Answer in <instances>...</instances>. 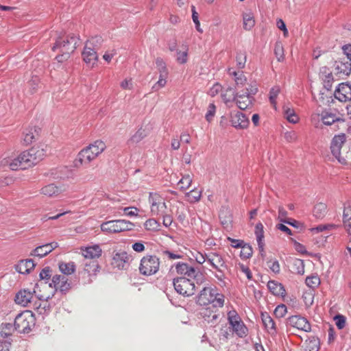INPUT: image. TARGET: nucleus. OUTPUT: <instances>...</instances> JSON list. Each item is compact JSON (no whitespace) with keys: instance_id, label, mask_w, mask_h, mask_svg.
I'll return each mask as SVG.
<instances>
[{"instance_id":"1","label":"nucleus","mask_w":351,"mask_h":351,"mask_svg":"<svg viewBox=\"0 0 351 351\" xmlns=\"http://www.w3.org/2000/svg\"><path fill=\"white\" fill-rule=\"evenodd\" d=\"M197 302L201 306L221 308L224 304V296L217 289L204 287L197 297Z\"/></svg>"},{"instance_id":"17","label":"nucleus","mask_w":351,"mask_h":351,"mask_svg":"<svg viewBox=\"0 0 351 351\" xmlns=\"http://www.w3.org/2000/svg\"><path fill=\"white\" fill-rule=\"evenodd\" d=\"M335 97L341 102L351 100V84L349 83H341L336 88Z\"/></svg>"},{"instance_id":"18","label":"nucleus","mask_w":351,"mask_h":351,"mask_svg":"<svg viewBox=\"0 0 351 351\" xmlns=\"http://www.w3.org/2000/svg\"><path fill=\"white\" fill-rule=\"evenodd\" d=\"M35 293V289H34L33 292L25 289L20 290L16 294L14 301L17 304L22 306H27L29 304L31 306L32 299L34 298V293Z\"/></svg>"},{"instance_id":"26","label":"nucleus","mask_w":351,"mask_h":351,"mask_svg":"<svg viewBox=\"0 0 351 351\" xmlns=\"http://www.w3.org/2000/svg\"><path fill=\"white\" fill-rule=\"evenodd\" d=\"M261 319L267 332L272 336L276 335L277 333L276 326L271 316L266 312L261 313Z\"/></svg>"},{"instance_id":"19","label":"nucleus","mask_w":351,"mask_h":351,"mask_svg":"<svg viewBox=\"0 0 351 351\" xmlns=\"http://www.w3.org/2000/svg\"><path fill=\"white\" fill-rule=\"evenodd\" d=\"M287 324L291 326L305 332L311 330V325L307 319L299 315L289 317L287 319Z\"/></svg>"},{"instance_id":"31","label":"nucleus","mask_w":351,"mask_h":351,"mask_svg":"<svg viewBox=\"0 0 351 351\" xmlns=\"http://www.w3.org/2000/svg\"><path fill=\"white\" fill-rule=\"evenodd\" d=\"M267 287L269 291L277 296H285L286 291L281 283L275 280H269L267 283Z\"/></svg>"},{"instance_id":"60","label":"nucleus","mask_w":351,"mask_h":351,"mask_svg":"<svg viewBox=\"0 0 351 351\" xmlns=\"http://www.w3.org/2000/svg\"><path fill=\"white\" fill-rule=\"evenodd\" d=\"M287 306L285 304L278 305L274 310V315L277 317H282L287 313Z\"/></svg>"},{"instance_id":"57","label":"nucleus","mask_w":351,"mask_h":351,"mask_svg":"<svg viewBox=\"0 0 351 351\" xmlns=\"http://www.w3.org/2000/svg\"><path fill=\"white\" fill-rule=\"evenodd\" d=\"M274 53L278 61H282L284 59V50L281 43L277 42L275 44Z\"/></svg>"},{"instance_id":"24","label":"nucleus","mask_w":351,"mask_h":351,"mask_svg":"<svg viewBox=\"0 0 351 351\" xmlns=\"http://www.w3.org/2000/svg\"><path fill=\"white\" fill-rule=\"evenodd\" d=\"M343 225L351 240V203L350 202L345 203L343 206Z\"/></svg>"},{"instance_id":"14","label":"nucleus","mask_w":351,"mask_h":351,"mask_svg":"<svg viewBox=\"0 0 351 351\" xmlns=\"http://www.w3.org/2000/svg\"><path fill=\"white\" fill-rule=\"evenodd\" d=\"M321 119L326 125L343 123L345 120L343 115L337 111H324L321 114Z\"/></svg>"},{"instance_id":"12","label":"nucleus","mask_w":351,"mask_h":351,"mask_svg":"<svg viewBox=\"0 0 351 351\" xmlns=\"http://www.w3.org/2000/svg\"><path fill=\"white\" fill-rule=\"evenodd\" d=\"M49 287H54L56 291L60 290L61 293H66L71 289V284L66 276L57 274L53 276Z\"/></svg>"},{"instance_id":"36","label":"nucleus","mask_w":351,"mask_h":351,"mask_svg":"<svg viewBox=\"0 0 351 351\" xmlns=\"http://www.w3.org/2000/svg\"><path fill=\"white\" fill-rule=\"evenodd\" d=\"M235 92L231 87H228L226 89L221 90V97L223 102L228 107L231 106V104L236 99Z\"/></svg>"},{"instance_id":"58","label":"nucleus","mask_w":351,"mask_h":351,"mask_svg":"<svg viewBox=\"0 0 351 351\" xmlns=\"http://www.w3.org/2000/svg\"><path fill=\"white\" fill-rule=\"evenodd\" d=\"M228 319L230 325L232 326L237 322L240 321L241 317L235 310H232L228 313Z\"/></svg>"},{"instance_id":"8","label":"nucleus","mask_w":351,"mask_h":351,"mask_svg":"<svg viewBox=\"0 0 351 351\" xmlns=\"http://www.w3.org/2000/svg\"><path fill=\"white\" fill-rule=\"evenodd\" d=\"M149 203L152 215L158 216L165 213L167 205L165 199L157 193H149Z\"/></svg>"},{"instance_id":"53","label":"nucleus","mask_w":351,"mask_h":351,"mask_svg":"<svg viewBox=\"0 0 351 351\" xmlns=\"http://www.w3.org/2000/svg\"><path fill=\"white\" fill-rule=\"evenodd\" d=\"M186 196L188 197L189 201L190 202L195 203L200 199L202 196V191L193 189L186 193Z\"/></svg>"},{"instance_id":"2","label":"nucleus","mask_w":351,"mask_h":351,"mask_svg":"<svg viewBox=\"0 0 351 351\" xmlns=\"http://www.w3.org/2000/svg\"><path fill=\"white\" fill-rule=\"evenodd\" d=\"M174 270L179 275L195 279L197 284H201L204 280V277L199 270L188 263H177L171 267L170 272L173 273Z\"/></svg>"},{"instance_id":"27","label":"nucleus","mask_w":351,"mask_h":351,"mask_svg":"<svg viewBox=\"0 0 351 351\" xmlns=\"http://www.w3.org/2000/svg\"><path fill=\"white\" fill-rule=\"evenodd\" d=\"M254 97L246 94L244 91L242 93H238L236 95V101L237 106L241 110H245L252 105Z\"/></svg>"},{"instance_id":"40","label":"nucleus","mask_w":351,"mask_h":351,"mask_svg":"<svg viewBox=\"0 0 351 351\" xmlns=\"http://www.w3.org/2000/svg\"><path fill=\"white\" fill-rule=\"evenodd\" d=\"M327 213V206L326 204L319 202L315 205L313 210V215L317 219H322Z\"/></svg>"},{"instance_id":"42","label":"nucleus","mask_w":351,"mask_h":351,"mask_svg":"<svg viewBox=\"0 0 351 351\" xmlns=\"http://www.w3.org/2000/svg\"><path fill=\"white\" fill-rule=\"evenodd\" d=\"M145 136L146 134L145 130H143L142 128H140L128 141V144L130 146L136 145L141 142Z\"/></svg>"},{"instance_id":"45","label":"nucleus","mask_w":351,"mask_h":351,"mask_svg":"<svg viewBox=\"0 0 351 351\" xmlns=\"http://www.w3.org/2000/svg\"><path fill=\"white\" fill-rule=\"evenodd\" d=\"M60 271L64 275H70L75 272V265L73 262L61 263L59 265Z\"/></svg>"},{"instance_id":"32","label":"nucleus","mask_w":351,"mask_h":351,"mask_svg":"<svg viewBox=\"0 0 351 351\" xmlns=\"http://www.w3.org/2000/svg\"><path fill=\"white\" fill-rule=\"evenodd\" d=\"M99 267L97 260H89L84 263L83 272L87 274L89 276H95L99 271Z\"/></svg>"},{"instance_id":"23","label":"nucleus","mask_w":351,"mask_h":351,"mask_svg":"<svg viewBox=\"0 0 351 351\" xmlns=\"http://www.w3.org/2000/svg\"><path fill=\"white\" fill-rule=\"evenodd\" d=\"M319 77L322 80L325 89L329 90L331 89L333 83V76L331 71L326 66L320 69Z\"/></svg>"},{"instance_id":"41","label":"nucleus","mask_w":351,"mask_h":351,"mask_svg":"<svg viewBox=\"0 0 351 351\" xmlns=\"http://www.w3.org/2000/svg\"><path fill=\"white\" fill-rule=\"evenodd\" d=\"M90 150L97 157L106 149V145L102 141H96L93 143L88 145Z\"/></svg>"},{"instance_id":"59","label":"nucleus","mask_w":351,"mask_h":351,"mask_svg":"<svg viewBox=\"0 0 351 351\" xmlns=\"http://www.w3.org/2000/svg\"><path fill=\"white\" fill-rule=\"evenodd\" d=\"M216 106L214 104H210L208 107V110L206 114L205 118L208 121L210 122L213 120V117L215 114Z\"/></svg>"},{"instance_id":"33","label":"nucleus","mask_w":351,"mask_h":351,"mask_svg":"<svg viewBox=\"0 0 351 351\" xmlns=\"http://www.w3.org/2000/svg\"><path fill=\"white\" fill-rule=\"evenodd\" d=\"M38 130L39 128H26L23 133V141L25 145H29L32 143L34 140L36 139V136L38 134Z\"/></svg>"},{"instance_id":"46","label":"nucleus","mask_w":351,"mask_h":351,"mask_svg":"<svg viewBox=\"0 0 351 351\" xmlns=\"http://www.w3.org/2000/svg\"><path fill=\"white\" fill-rule=\"evenodd\" d=\"M231 326L232 327L233 331L235 332L238 336L240 337L245 336L247 328L241 321V319Z\"/></svg>"},{"instance_id":"44","label":"nucleus","mask_w":351,"mask_h":351,"mask_svg":"<svg viewBox=\"0 0 351 351\" xmlns=\"http://www.w3.org/2000/svg\"><path fill=\"white\" fill-rule=\"evenodd\" d=\"M243 28L245 30H251L255 25V20L252 12H247L243 14Z\"/></svg>"},{"instance_id":"25","label":"nucleus","mask_w":351,"mask_h":351,"mask_svg":"<svg viewBox=\"0 0 351 351\" xmlns=\"http://www.w3.org/2000/svg\"><path fill=\"white\" fill-rule=\"evenodd\" d=\"M82 58L84 61L89 65L93 66L95 64L98 60V56L97 53V50H95L93 48H90L87 45H85L84 51L82 52Z\"/></svg>"},{"instance_id":"28","label":"nucleus","mask_w":351,"mask_h":351,"mask_svg":"<svg viewBox=\"0 0 351 351\" xmlns=\"http://www.w3.org/2000/svg\"><path fill=\"white\" fill-rule=\"evenodd\" d=\"M335 69L337 74L347 76L351 73V62L348 60H337L335 63Z\"/></svg>"},{"instance_id":"54","label":"nucleus","mask_w":351,"mask_h":351,"mask_svg":"<svg viewBox=\"0 0 351 351\" xmlns=\"http://www.w3.org/2000/svg\"><path fill=\"white\" fill-rule=\"evenodd\" d=\"M229 73L230 75H232L235 77V82L237 86L239 85H243L245 82H246V78L243 74V73L237 72V71H231V69H229Z\"/></svg>"},{"instance_id":"9","label":"nucleus","mask_w":351,"mask_h":351,"mask_svg":"<svg viewBox=\"0 0 351 351\" xmlns=\"http://www.w3.org/2000/svg\"><path fill=\"white\" fill-rule=\"evenodd\" d=\"M46 156V151L40 147H33L23 152V156L26 157L29 167H31L41 161Z\"/></svg>"},{"instance_id":"34","label":"nucleus","mask_w":351,"mask_h":351,"mask_svg":"<svg viewBox=\"0 0 351 351\" xmlns=\"http://www.w3.org/2000/svg\"><path fill=\"white\" fill-rule=\"evenodd\" d=\"M130 256L125 252L117 253L114 258V264L119 268H124L125 265L129 263Z\"/></svg>"},{"instance_id":"43","label":"nucleus","mask_w":351,"mask_h":351,"mask_svg":"<svg viewBox=\"0 0 351 351\" xmlns=\"http://www.w3.org/2000/svg\"><path fill=\"white\" fill-rule=\"evenodd\" d=\"M16 330L15 324L12 323H2L0 326V334L3 337L11 335Z\"/></svg>"},{"instance_id":"37","label":"nucleus","mask_w":351,"mask_h":351,"mask_svg":"<svg viewBox=\"0 0 351 351\" xmlns=\"http://www.w3.org/2000/svg\"><path fill=\"white\" fill-rule=\"evenodd\" d=\"M61 192V189L54 184H49L45 186L40 190V193L46 196L51 197L58 195Z\"/></svg>"},{"instance_id":"10","label":"nucleus","mask_w":351,"mask_h":351,"mask_svg":"<svg viewBox=\"0 0 351 351\" xmlns=\"http://www.w3.org/2000/svg\"><path fill=\"white\" fill-rule=\"evenodd\" d=\"M346 141V135L341 133L335 135L331 141L330 150L333 156L341 164L346 162L345 158L341 156V149Z\"/></svg>"},{"instance_id":"52","label":"nucleus","mask_w":351,"mask_h":351,"mask_svg":"<svg viewBox=\"0 0 351 351\" xmlns=\"http://www.w3.org/2000/svg\"><path fill=\"white\" fill-rule=\"evenodd\" d=\"M253 250L249 244L245 243L241 248L240 256L243 259H247L252 256Z\"/></svg>"},{"instance_id":"29","label":"nucleus","mask_w":351,"mask_h":351,"mask_svg":"<svg viewBox=\"0 0 351 351\" xmlns=\"http://www.w3.org/2000/svg\"><path fill=\"white\" fill-rule=\"evenodd\" d=\"M35 267V263L32 259L21 260L15 265V269L20 274H28Z\"/></svg>"},{"instance_id":"56","label":"nucleus","mask_w":351,"mask_h":351,"mask_svg":"<svg viewBox=\"0 0 351 351\" xmlns=\"http://www.w3.org/2000/svg\"><path fill=\"white\" fill-rule=\"evenodd\" d=\"M155 63L159 73H169L166 63L161 58H157Z\"/></svg>"},{"instance_id":"3","label":"nucleus","mask_w":351,"mask_h":351,"mask_svg":"<svg viewBox=\"0 0 351 351\" xmlns=\"http://www.w3.org/2000/svg\"><path fill=\"white\" fill-rule=\"evenodd\" d=\"M35 324L36 318L33 313L29 311L18 314L14 319L16 330L20 333H29Z\"/></svg>"},{"instance_id":"20","label":"nucleus","mask_w":351,"mask_h":351,"mask_svg":"<svg viewBox=\"0 0 351 351\" xmlns=\"http://www.w3.org/2000/svg\"><path fill=\"white\" fill-rule=\"evenodd\" d=\"M80 250L82 255L86 259H90L91 261L96 260V258H99L102 253L101 247L97 244L87 247H82Z\"/></svg>"},{"instance_id":"51","label":"nucleus","mask_w":351,"mask_h":351,"mask_svg":"<svg viewBox=\"0 0 351 351\" xmlns=\"http://www.w3.org/2000/svg\"><path fill=\"white\" fill-rule=\"evenodd\" d=\"M160 226V223L154 219H147L144 223L145 228L152 231L158 230Z\"/></svg>"},{"instance_id":"49","label":"nucleus","mask_w":351,"mask_h":351,"mask_svg":"<svg viewBox=\"0 0 351 351\" xmlns=\"http://www.w3.org/2000/svg\"><path fill=\"white\" fill-rule=\"evenodd\" d=\"M280 92V88L279 86H276L271 88L269 91V99L271 104L276 108V99Z\"/></svg>"},{"instance_id":"5","label":"nucleus","mask_w":351,"mask_h":351,"mask_svg":"<svg viewBox=\"0 0 351 351\" xmlns=\"http://www.w3.org/2000/svg\"><path fill=\"white\" fill-rule=\"evenodd\" d=\"M79 38L75 36H60L56 39V43L52 47L53 51L60 49V52L72 53L78 45Z\"/></svg>"},{"instance_id":"21","label":"nucleus","mask_w":351,"mask_h":351,"mask_svg":"<svg viewBox=\"0 0 351 351\" xmlns=\"http://www.w3.org/2000/svg\"><path fill=\"white\" fill-rule=\"evenodd\" d=\"M207 263L217 271L226 267L225 261L221 254L215 252H211L206 254Z\"/></svg>"},{"instance_id":"35","label":"nucleus","mask_w":351,"mask_h":351,"mask_svg":"<svg viewBox=\"0 0 351 351\" xmlns=\"http://www.w3.org/2000/svg\"><path fill=\"white\" fill-rule=\"evenodd\" d=\"M255 235L260 252L264 251V230L262 223H258L255 226Z\"/></svg>"},{"instance_id":"47","label":"nucleus","mask_w":351,"mask_h":351,"mask_svg":"<svg viewBox=\"0 0 351 351\" xmlns=\"http://www.w3.org/2000/svg\"><path fill=\"white\" fill-rule=\"evenodd\" d=\"M103 39L99 36H95L88 40L86 43V45L90 48H93L95 50H98L101 45Z\"/></svg>"},{"instance_id":"7","label":"nucleus","mask_w":351,"mask_h":351,"mask_svg":"<svg viewBox=\"0 0 351 351\" xmlns=\"http://www.w3.org/2000/svg\"><path fill=\"white\" fill-rule=\"evenodd\" d=\"M173 287L177 293L184 296H190L195 293V286L190 279L179 277L173 279Z\"/></svg>"},{"instance_id":"61","label":"nucleus","mask_w":351,"mask_h":351,"mask_svg":"<svg viewBox=\"0 0 351 351\" xmlns=\"http://www.w3.org/2000/svg\"><path fill=\"white\" fill-rule=\"evenodd\" d=\"M294 266L296 267L295 272L300 275H303L304 274V262L301 259H296L293 262Z\"/></svg>"},{"instance_id":"30","label":"nucleus","mask_w":351,"mask_h":351,"mask_svg":"<svg viewBox=\"0 0 351 351\" xmlns=\"http://www.w3.org/2000/svg\"><path fill=\"white\" fill-rule=\"evenodd\" d=\"M188 51L189 47L185 44H182L179 45L178 48L176 49L175 57L178 63L180 64H183L187 62L188 61Z\"/></svg>"},{"instance_id":"16","label":"nucleus","mask_w":351,"mask_h":351,"mask_svg":"<svg viewBox=\"0 0 351 351\" xmlns=\"http://www.w3.org/2000/svg\"><path fill=\"white\" fill-rule=\"evenodd\" d=\"M219 308H213L209 306L202 310L201 315L204 318V321L207 322L210 326H215L219 322L220 313L219 311Z\"/></svg>"},{"instance_id":"62","label":"nucleus","mask_w":351,"mask_h":351,"mask_svg":"<svg viewBox=\"0 0 351 351\" xmlns=\"http://www.w3.org/2000/svg\"><path fill=\"white\" fill-rule=\"evenodd\" d=\"M269 269L275 274L280 272V265L277 260H271L267 262Z\"/></svg>"},{"instance_id":"13","label":"nucleus","mask_w":351,"mask_h":351,"mask_svg":"<svg viewBox=\"0 0 351 351\" xmlns=\"http://www.w3.org/2000/svg\"><path fill=\"white\" fill-rule=\"evenodd\" d=\"M230 119L232 125L236 129H245L250 123L245 114L237 110L230 112Z\"/></svg>"},{"instance_id":"64","label":"nucleus","mask_w":351,"mask_h":351,"mask_svg":"<svg viewBox=\"0 0 351 351\" xmlns=\"http://www.w3.org/2000/svg\"><path fill=\"white\" fill-rule=\"evenodd\" d=\"M39 276L42 280H49L51 276V270L49 267L43 268L40 272Z\"/></svg>"},{"instance_id":"63","label":"nucleus","mask_w":351,"mask_h":351,"mask_svg":"<svg viewBox=\"0 0 351 351\" xmlns=\"http://www.w3.org/2000/svg\"><path fill=\"white\" fill-rule=\"evenodd\" d=\"M335 324L339 329H342L346 325V318L343 315H337L335 317Z\"/></svg>"},{"instance_id":"39","label":"nucleus","mask_w":351,"mask_h":351,"mask_svg":"<svg viewBox=\"0 0 351 351\" xmlns=\"http://www.w3.org/2000/svg\"><path fill=\"white\" fill-rule=\"evenodd\" d=\"M283 112H284V117L290 123H296L298 120L299 117L295 114V110L290 108L288 106H283Z\"/></svg>"},{"instance_id":"48","label":"nucleus","mask_w":351,"mask_h":351,"mask_svg":"<svg viewBox=\"0 0 351 351\" xmlns=\"http://www.w3.org/2000/svg\"><path fill=\"white\" fill-rule=\"evenodd\" d=\"M192 181L193 180L191 176L189 174H186L182 176L180 180L178 182V185L180 190L184 191L190 187Z\"/></svg>"},{"instance_id":"55","label":"nucleus","mask_w":351,"mask_h":351,"mask_svg":"<svg viewBox=\"0 0 351 351\" xmlns=\"http://www.w3.org/2000/svg\"><path fill=\"white\" fill-rule=\"evenodd\" d=\"M247 56L245 52H239L236 56L237 65L239 69H243L245 66Z\"/></svg>"},{"instance_id":"6","label":"nucleus","mask_w":351,"mask_h":351,"mask_svg":"<svg viewBox=\"0 0 351 351\" xmlns=\"http://www.w3.org/2000/svg\"><path fill=\"white\" fill-rule=\"evenodd\" d=\"M160 267V259L156 256L147 255L144 256L139 266V271L144 276L156 274Z\"/></svg>"},{"instance_id":"50","label":"nucleus","mask_w":351,"mask_h":351,"mask_svg":"<svg viewBox=\"0 0 351 351\" xmlns=\"http://www.w3.org/2000/svg\"><path fill=\"white\" fill-rule=\"evenodd\" d=\"M306 284L311 289L317 288L320 284V279L317 275H312L306 278Z\"/></svg>"},{"instance_id":"4","label":"nucleus","mask_w":351,"mask_h":351,"mask_svg":"<svg viewBox=\"0 0 351 351\" xmlns=\"http://www.w3.org/2000/svg\"><path fill=\"white\" fill-rule=\"evenodd\" d=\"M134 223L124 219L111 220L104 222L101 225V230L106 233H118L132 230Z\"/></svg>"},{"instance_id":"22","label":"nucleus","mask_w":351,"mask_h":351,"mask_svg":"<svg viewBox=\"0 0 351 351\" xmlns=\"http://www.w3.org/2000/svg\"><path fill=\"white\" fill-rule=\"evenodd\" d=\"M58 247L57 242L46 243L36 247L30 254L31 256L43 258L49 254L52 250Z\"/></svg>"},{"instance_id":"15","label":"nucleus","mask_w":351,"mask_h":351,"mask_svg":"<svg viewBox=\"0 0 351 351\" xmlns=\"http://www.w3.org/2000/svg\"><path fill=\"white\" fill-rule=\"evenodd\" d=\"M97 157L90 150L88 146L81 150L74 160V166L78 168L81 165H88L92 160Z\"/></svg>"},{"instance_id":"11","label":"nucleus","mask_w":351,"mask_h":351,"mask_svg":"<svg viewBox=\"0 0 351 351\" xmlns=\"http://www.w3.org/2000/svg\"><path fill=\"white\" fill-rule=\"evenodd\" d=\"M26 157L23 156V152L15 157L4 159V165H8L10 169L16 171L18 169H26L29 168Z\"/></svg>"},{"instance_id":"38","label":"nucleus","mask_w":351,"mask_h":351,"mask_svg":"<svg viewBox=\"0 0 351 351\" xmlns=\"http://www.w3.org/2000/svg\"><path fill=\"white\" fill-rule=\"evenodd\" d=\"M115 208H117L118 211L114 213V215L121 216L122 215L120 210L123 211V214L126 216L129 217H134L138 215V209L136 207L133 206H129V207H123L121 206H114Z\"/></svg>"}]
</instances>
